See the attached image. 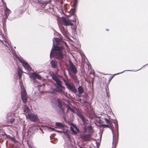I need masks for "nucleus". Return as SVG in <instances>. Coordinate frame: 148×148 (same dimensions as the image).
Returning <instances> with one entry per match:
<instances>
[{
  "instance_id": "20",
  "label": "nucleus",
  "mask_w": 148,
  "mask_h": 148,
  "mask_svg": "<svg viewBox=\"0 0 148 148\" xmlns=\"http://www.w3.org/2000/svg\"><path fill=\"white\" fill-rule=\"evenodd\" d=\"M32 75L33 77H35L36 79H38L39 80L41 79V77L40 75L35 73H33Z\"/></svg>"
},
{
  "instance_id": "45",
  "label": "nucleus",
  "mask_w": 148,
  "mask_h": 148,
  "mask_svg": "<svg viewBox=\"0 0 148 148\" xmlns=\"http://www.w3.org/2000/svg\"><path fill=\"white\" fill-rule=\"evenodd\" d=\"M1 0L2 1V2L3 3V2H4V1H3V0Z\"/></svg>"
},
{
  "instance_id": "14",
  "label": "nucleus",
  "mask_w": 148,
  "mask_h": 148,
  "mask_svg": "<svg viewBox=\"0 0 148 148\" xmlns=\"http://www.w3.org/2000/svg\"><path fill=\"white\" fill-rule=\"evenodd\" d=\"M24 114L26 117L30 113V110L29 107L27 106H25L24 109Z\"/></svg>"
},
{
  "instance_id": "10",
  "label": "nucleus",
  "mask_w": 148,
  "mask_h": 148,
  "mask_svg": "<svg viewBox=\"0 0 148 148\" xmlns=\"http://www.w3.org/2000/svg\"><path fill=\"white\" fill-rule=\"evenodd\" d=\"M62 21L64 25L65 26L72 25H73V23L69 21L67 19L64 17H62Z\"/></svg>"
},
{
  "instance_id": "21",
  "label": "nucleus",
  "mask_w": 148,
  "mask_h": 148,
  "mask_svg": "<svg viewBox=\"0 0 148 148\" xmlns=\"http://www.w3.org/2000/svg\"><path fill=\"white\" fill-rule=\"evenodd\" d=\"M61 31L62 34L65 36H66L67 35V30L63 28L61 29Z\"/></svg>"
},
{
  "instance_id": "23",
  "label": "nucleus",
  "mask_w": 148,
  "mask_h": 148,
  "mask_svg": "<svg viewBox=\"0 0 148 148\" xmlns=\"http://www.w3.org/2000/svg\"><path fill=\"white\" fill-rule=\"evenodd\" d=\"M78 92L79 94H82L84 92V89L81 86H79L78 88Z\"/></svg>"
},
{
  "instance_id": "22",
  "label": "nucleus",
  "mask_w": 148,
  "mask_h": 148,
  "mask_svg": "<svg viewBox=\"0 0 148 148\" xmlns=\"http://www.w3.org/2000/svg\"><path fill=\"white\" fill-rule=\"evenodd\" d=\"M63 102L59 99H58L57 106L60 108L62 107Z\"/></svg>"
},
{
  "instance_id": "2",
  "label": "nucleus",
  "mask_w": 148,
  "mask_h": 148,
  "mask_svg": "<svg viewBox=\"0 0 148 148\" xmlns=\"http://www.w3.org/2000/svg\"><path fill=\"white\" fill-rule=\"evenodd\" d=\"M52 79L55 81L56 83L54 85L56 87L57 91L62 94L64 93V86H62V83L60 80L59 77L56 74H51L50 75Z\"/></svg>"
},
{
  "instance_id": "8",
  "label": "nucleus",
  "mask_w": 148,
  "mask_h": 148,
  "mask_svg": "<svg viewBox=\"0 0 148 148\" xmlns=\"http://www.w3.org/2000/svg\"><path fill=\"white\" fill-rule=\"evenodd\" d=\"M76 73L71 74L70 72L69 71V74L71 77V78L73 80L74 82L76 83H78L79 80L76 75Z\"/></svg>"
},
{
  "instance_id": "6",
  "label": "nucleus",
  "mask_w": 148,
  "mask_h": 148,
  "mask_svg": "<svg viewBox=\"0 0 148 148\" xmlns=\"http://www.w3.org/2000/svg\"><path fill=\"white\" fill-rule=\"evenodd\" d=\"M21 98L24 103H26L27 101V98L26 96V93L25 90H22L21 92Z\"/></svg>"
},
{
  "instance_id": "40",
  "label": "nucleus",
  "mask_w": 148,
  "mask_h": 148,
  "mask_svg": "<svg viewBox=\"0 0 148 148\" xmlns=\"http://www.w3.org/2000/svg\"><path fill=\"white\" fill-rule=\"evenodd\" d=\"M64 75L65 76V77H66V73L65 72V71H64Z\"/></svg>"
},
{
  "instance_id": "27",
  "label": "nucleus",
  "mask_w": 148,
  "mask_h": 148,
  "mask_svg": "<svg viewBox=\"0 0 148 148\" xmlns=\"http://www.w3.org/2000/svg\"><path fill=\"white\" fill-rule=\"evenodd\" d=\"M51 90L50 92L53 94H55L56 92H58L57 91V89L56 90L54 88H51Z\"/></svg>"
},
{
  "instance_id": "5",
  "label": "nucleus",
  "mask_w": 148,
  "mask_h": 148,
  "mask_svg": "<svg viewBox=\"0 0 148 148\" xmlns=\"http://www.w3.org/2000/svg\"><path fill=\"white\" fill-rule=\"evenodd\" d=\"M17 59L21 63H22L24 67L27 68L29 70L31 69V68L27 62H25L23 59L20 58H17Z\"/></svg>"
},
{
  "instance_id": "50",
  "label": "nucleus",
  "mask_w": 148,
  "mask_h": 148,
  "mask_svg": "<svg viewBox=\"0 0 148 148\" xmlns=\"http://www.w3.org/2000/svg\"><path fill=\"white\" fill-rule=\"evenodd\" d=\"M71 42L73 43V41H71Z\"/></svg>"
},
{
  "instance_id": "29",
  "label": "nucleus",
  "mask_w": 148,
  "mask_h": 148,
  "mask_svg": "<svg viewBox=\"0 0 148 148\" xmlns=\"http://www.w3.org/2000/svg\"><path fill=\"white\" fill-rule=\"evenodd\" d=\"M87 128L88 130L90 132L92 129V126L90 125H88L87 127Z\"/></svg>"
},
{
  "instance_id": "19",
  "label": "nucleus",
  "mask_w": 148,
  "mask_h": 148,
  "mask_svg": "<svg viewBox=\"0 0 148 148\" xmlns=\"http://www.w3.org/2000/svg\"><path fill=\"white\" fill-rule=\"evenodd\" d=\"M29 77L31 78V80L33 81L34 83L36 84V85L38 86L39 85V83L36 80V79L35 78V77H33L32 75H31L29 76Z\"/></svg>"
},
{
  "instance_id": "43",
  "label": "nucleus",
  "mask_w": 148,
  "mask_h": 148,
  "mask_svg": "<svg viewBox=\"0 0 148 148\" xmlns=\"http://www.w3.org/2000/svg\"><path fill=\"white\" fill-rule=\"evenodd\" d=\"M75 128L76 129V130L77 131H78V129H77V127L76 126H75Z\"/></svg>"
},
{
  "instance_id": "42",
  "label": "nucleus",
  "mask_w": 148,
  "mask_h": 148,
  "mask_svg": "<svg viewBox=\"0 0 148 148\" xmlns=\"http://www.w3.org/2000/svg\"><path fill=\"white\" fill-rule=\"evenodd\" d=\"M72 21H73V22H75L76 21V19L75 18L74 19V20H71Z\"/></svg>"
},
{
  "instance_id": "26",
  "label": "nucleus",
  "mask_w": 148,
  "mask_h": 148,
  "mask_svg": "<svg viewBox=\"0 0 148 148\" xmlns=\"http://www.w3.org/2000/svg\"><path fill=\"white\" fill-rule=\"evenodd\" d=\"M55 125L57 126L60 127H64V125H63L62 123L59 122H56L55 123Z\"/></svg>"
},
{
  "instance_id": "30",
  "label": "nucleus",
  "mask_w": 148,
  "mask_h": 148,
  "mask_svg": "<svg viewBox=\"0 0 148 148\" xmlns=\"http://www.w3.org/2000/svg\"><path fill=\"white\" fill-rule=\"evenodd\" d=\"M70 130L74 134H76L77 132L75 131H74L73 128L72 127H70Z\"/></svg>"
},
{
  "instance_id": "1",
  "label": "nucleus",
  "mask_w": 148,
  "mask_h": 148,
  "mask_svg": "<svg viewBox=\"0 0 148 148\" xmlns=\"http://www.w3.org/2000/svg\"><path fill=\"white\" fill-rule=\"evenodd\" d=\"M53 47L50 53V58L54 56L60 61L64 58V55L62 50L63 49V46L68 47V45L66 42L60 38H54L53 39Z\"/></svg>"
},
{
  "instance_id": "34",
  "label": "nucleus",
  "mask_w": 148,
  "mask_h": 148,
  "mask_svg": "<svg viewBox=\"0 0 148 148\" xmlns=\"http://www.w3.org/2000/svg\"><path fill=\"white\" fill-rule=\"evenodd\" d=\"M63 81L65 83V85L66 87L67 86L68 84H70L69 83H68L65 79H63Z\"/></svg>"
},
{
  "instance_id": "39",
  "label": "nucleus",
  "mask_w": 148,
  "mask_h": 148,
  "mask_svg": "<svg viewBox=\"0 0 148 148\" xmlns=\"http://www.w3.org/2000/svg\"><path fill=\"white\" fill-rule=\"evenodd\" d=\"M10 52L12 53L13 54H14L15 51H13V50H12V49L11 50V51H10Z\"/></svg>"
},
{
  "instance_id": "24",
  "label": "nucleus",
  "mask_w": 148,
  "mask_h": 148,
  "mask_svg": "<svg viewBox=\"0 0 148 148\" xmlns=\"http://www.w3.org/2000/svg\"><path fill=\"white\" fill-rule=\"evenodd\" d=\"M74 2L73 4V9L75 10L76 8L77 5V0H73Z\"/></svg>"
},
{
  "instance_id": "32",
  "label": "nucleus",
  "mask_w": 148,
  "mask_h": 148,
  "mask_svg": "<svg viewBox=\"0 0 148 148\" xmlns=\"http://www.w3.org/2000/svg\"><path fill=\"white\" fill-rule=\"evenodd\" d=\"M72 26V28L75 31L76 29V26H75L74 25H73H73Z\"/></svg>"
},
{
  "instance_id": "12",
  "label": "nucleus",
  "mask_w": 148,
  "mask_h": 148,
  "mask_svg": "<svg viewBox=\"0 0 148 148\" xmlns=\"http://www.w3.org/2000/svg\"><path fill=\"white\" fill-rule=\"evenodd\" d=\"M77 114L82 120L84 124L85 125H86L87 123L86 120L84 118V116L80 112L77 113Z\"/></svg>"
},
{
  "instance_id": "3",
  "label": "nucleus",
  "mask_w": 148,
  "mask_h": 148,
  "mask_svg": "<svg viewBox=\"0 0 148 148\" xmlns=\"http://www.w3.org/2000/svg\"><path fill=\"white\" fill-rule=\"evenodd\" d=\"M115 125V131H113L111 129L113 134V142L112 148H116L117 143L118 142L119 136V127L117 121L114 123Z\"/></svg>"
},
{
  "instance_id": "38",
  "label": "nucleus",
  "mask_w": 148,
  "mask_h": 148,
  "mask_svg": "<svg viewBox=\"0 0 148 148\" xmlns=\"http://www.w3.org/2000/svg\"><path fill=\"white\" fill-rule=\"evenodd\" d=\"M63 105H64L65 107H67V106H68V105H67V104H66V103H64V102H63Z\"/></svg>"
},
{
  "instance_id": "15",
  "label": "nucleus",
  "mask_w": 148,
  "mask_h": 148,
  "mask_svg": "<svg viewBox=\"0 0 148 148\" xmlns=\"http://www.w3.org/2000/svg\"><path fill=\"white\" fill-rule=\"evenodd\" d=\"M91 135L90 134H87L82 136L81 138L85 141H88L89 140Z\"/></svg>"
},
{
  "instance_id": "17",
  "label": "nucleus",
  "mask_w": 148,
  "mask_h": 148,
  "mask_svg": "<svg viewBox=\"0 0 148 148\" xmlns=\"http://www.w3.org/2000/svg\"><path fill=\"white\" fill-rule=\"evenodd\" d=\"M125 71H132V70H124L121 72L114 74L112 75V76L109 77V80H108V83H109L111 81V80L113 78L114 76L115 75L121 73H123Z\"/></svg>"
},
{
  "instance_id": "16",
  "label": "nucleus",
  "mask_w": 148,
  "mask_h": 148,
  "mask_svg": "<svg viewBox=\"0 0 148 148\" xmlns=\"http://www.w3.org/2000/svg\"><path fill=\"white\" fill-rule=\"evenodd\" d=\"M50 64L51 67L53 68H57L58 65L57 62L54 60H52L50 61Z\"/></svg>"
},
{
  "instance_id": "28",
  "label": "nucleus",
  "mask_w": 148,
  "mask_h": 148,
  "mask_svg": "<svg viewBox=\"0 0 148 148\" xmlns=\"http://www.w3.org/2000/svg\"><path fill=\"white\" fill-rule=\"evenodd\" d=\"M66 108H67V110H70L72 112H74V110L71 108L68 105Z\"/></svg>"
},
{
  "instance_id": "11",
  "label": "nucleus",
  "mask_w": 148,
  "mask_h": 148,
  "mask_svg": "<svg viewBox=\"0 0 148 148\" xmlns=\"http://www.w3.org/2000/svg\"><path fill=\"white\" fill-rule=\"evenodd\" d=\"M67 86L66 87L69 90H71L75 93H76L77 92V89L73 86L71 85V84H68Z\"/></svg>"
},
{
  "instance_id": "51",
  "label": "nucleus",
  "mask_w": 148,
  "mask_h": 148,
  "mask_svg": "<svg viewBox=\"0 0 148 148\" xmlns=\"http://www.w3.org/2000/svg\"><path fill=\"white\" fill-rule=\"evenodd\" d=\"M101 136H100V138H101Z\"/></svg>"
},
{
  "instance_id": "25",
  "label": "nucleus",
  "mask_w": 148,
  "mask_h": 148,
  "mask_svg": "<svg viewBox=\"0 0 148 148\" xmlns=\"http://www.w3.org/2000/svg\"><path fill=\"white\" fill-rule=\"evenodd\" d=\"M18 74L19 77V79H20L21 78V75H22V71L19 68H18Z\"/></svg>"
},
{
  "instance_id": "46",
  "label": "nucleus",
  "mask_w": 148,
  "mask_h": 148,
  "mask_svg": "<svg viewBox=\"0 0 148 148\" xmlns=\"http://www.w3.org/2000/svg\"><path fill=\"white\" fill-rule=\"evenodd\" d=\"M147 64H148H148H145V65H144V66H145L146 65H147Z\"/></svg>"
},
{
  "instance_id": "33",
  "label": "nucleus",
  "mask_w": 148,
  "mask_h": 148,
  "mask_svg": "<svg viewBox=\"0 0 148 148\" xmlns=\"http://www.w3.org/2000/svg\"><path fill=\"white\" fill-rule=\"evenodd\" d=\"M101 126L103 127L108 128L109 127V125H108L102 124Z\"/></svg>"
},
{
  "instance_id": "9",
  "label": "nucleus",
  "mask_w": 148,
  "mask_h": 148,
  "mask_svg": "<svg viewBox=\"0 0 148 148\" xmlns=\"http://www.w3.org/2000/svg\"><path fill=\"white\" fill-rule=\"evenodd\" d=\"M10 115V113L8 114L6 116L8 122L9 124H12L15 121V119L13 116H9Z\"/></svg>"
},
{
  "instance_id": "44",
  "label": "nucleus",
  "mask_w": 148,
  "mask_h": 148,
  "mask_svg": "<svg viewBox=\"0 0 148 148\" xmlns=\"http://www.w3.org/2000/svg\"><path fill=\"white\" fill-rule=\"evenodd\" d=\"M141 69V68H140V69H138V70H136V71H138V70H140V69Z\"/></svg>"
},
{
  "instance_id": "18",
  "label": "nucleus",
  "mask_w": 148,
  "mask_h": 148,
  "mask_svg": "<svg viewBox=\"0 0 148 148\" xmlns=\"http://www.w3.org/2000/svg\"><path fill=\"white\" fill-rule=\"evenodd\" d=\"M11 11L8 8H6L5 10V18H8V17Z\"/></svg>"
},
{
  "instance_id": "7",
  "label": "nucleus",
  "mask_w": 148,
  "mask_h": 148,
  "mask_svg": "<svg viewBox=\"0 0 148 148\" xmlns=\"http://www.w3.org/2000/svg\"><path fill=\"white\" fill-rule=\"evenodd\" d=\"M27 119H29L31 121L33 122L37 121V118L34 114H30L26 117Z\"/></svg>"
},
{
  "instance_id": "4",
  "label": "nucleus",
  "mask_w": 148,
  "mask_h": 148,
  "mask_svg": "<svg viewBox=\"0 0 148 148\" xmlns=\"http://www.w3.org/2000/svg\"><path fill=\"white\" fill-rule=\"evenodd\" d=\"M69 69L70 71H71L73 73H76L77 72V70L75 65L71 61L69 62Z\"/></svg>"
},
{
  "instance_id": "49",
  "label": "nucleus",
  "mask_w": 148,
  "mask_h": 148,
  "mask_svg": "<svg viewBox=\"0 0 148 148\" xmlns=\"http://www.w3.org/2000/svg\"><path fill=\"white\" fill-rule=\"evenodd\" d=\"M80 148H83L82 147H80Z\"/></svg>"
},
{
  "instance_id": "41",
  "label": "nucleus",
  "mask_w": 148,
  "mask_h": 148,
  "mask_svg": "<svg viewBox=\"0 0 148 148\" xmlns=\"http://www.w3.org/2000/svg\"><path fill=\"white\" fill-rule=\"evenodd\" d=\"M106 94H107V96L108 97V92L107 90L106 89Z\"/></svg>"
},
{
  "instance_id": "37",
  "label": "nucleus",
  "mask_w": 148,
  "mask_h": 148,
  "mask_svg": "<svg viewBox=\"0 0 148 148\" xmlns=\"http://www.w3.org/2000/svg\"><path fill=\"white\" fill-rule=\"evenodd\" d=\"M60 110H61V111H62V113H64V109L62 108V107L61 108H60Z\"/></svg>"
},
{
  "instance_id": "35",
  "label": "nucleus",
  "mask_w": 148,
  "mask_h": 148,
  "mask_svg": "<svg viewBox=\"0 0 148 148\" xmlns=\"http://www.w3.org/2000/svg\"><path fill=\"white\" fill-rule=\"evenodd\" d=\"M104 120L106 121L107 123H110V121L106 118H104Z\"/></svg>"
},
{
  "instance_id": "36",
  "label": "nucleus",
  "mask_w": 148,
  "mask_h": 148,
  "mask_svg": "<svg viewBox=\"0 0 148 148\" xmlns=\"http://www.w3.org/2000/svg\"><path fill=\"white\" fill-rule=\"evenodd\" d=\"M9 138L11 140H13V141H14L15 140V138L14 137H10Z\"/></svg>"
},
{
  "instance_id": "48",
  "label": "nucleus",
  "mask_w": 148,
  "mask_h": 148,
  "mask_svg": "<svg viewBox=\"0 0 148 148\" xmlns=\"http://www.w3.org/2000/svg\"><path fill=\"white\" fill-rule=\"evenodd\" d=\"M97 143V144H99V143H98V142H97V143Z\"/></svg>"
},
{
  "instance_id": "47",
  "label": "nucleus",
  "mask_w": 148,
  "mask_h": 148,
  "mask_svg": "<svg viewBox=\"0 0 148 148\" xmlns=\"http://www.w3.org/2000/svg\"><path fill=\"white\" fill-rule=\"evenodd\" d=\"M106 30L107 31H109V29H106Z\"/></svg>"
},
{
  "instance_id": "31",
  "label": "nucleus",
  "mask_w": 148,
  "mask_h": 148,
  "mask_svg": "<svg viewBox=\"0 0 148 148\" xmlns=\"http://www.w3.org/2000/svg\"><path fill=\"white\" fill-rule=\"evenodd\" d=\"M51 129L52 130H54L55 131L57 132H58V133H62L63 132V131H60L55 130L53 128H51Z\"/></svg>"
},
{
  "instance_id": "13",
  "label": "nucleus",
  "mask_w": 148,
  "mask_h": 148,
  "mask_svg": "<svg viewBox=\"0 0 148 148\" xmlns=\"http://www.w3.org/2000/svg\"><path fill=\"white\" fill-rule=\"evenodd\" d=\"M63 133L66 136V137L69 139H71V137L70 135V132L69 130L64 128L63 129Z\"/></svg>"
}]
</instances>
